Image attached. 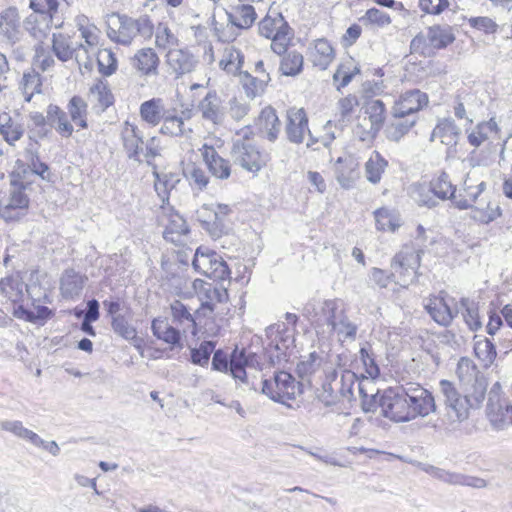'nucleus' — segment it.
Here are the masks:
<instances>
[{"instance_id":"2","label":"nucleus","mask_w":512,"mask_h":512,"mask_svg":"<svg viewBox=\"0 0 512 512\" xmlns=\"http://www.w3.org/2000/svg\"><path fill=\"white\" fill-rule=\"evenodd\" d=\"M381 415L393 422H409L436 412L435 398L419 383L407 382L389 388L380 396Z\"/></svg>"},{"instance_id":"4","label":"nucleus","mask_w":512,"mask_h":512,"mask_svg":"<svg viewBox=\"0 0 512 512\" xmlns=\"http://www.w3.org/2000/svg\"><path fill=\"white\" fill-rule=\"evenodd\" d=\"M241 138L233 141L230 151L236 165L251 173H258L270 161V154L260 150L250 139L249 130L243 129L237 133Z\"/></svg>"},{"instance_id":"11","label":"nucleus","mask_w":512,"mask_h":512,"mask_svg":"<svg viewBox=\"0 0 512 512\" xmlns=\"http://www.w3.org/2000/svg\"><path fill=\"white\" fill-rule=\"evenodd\" d=\"M265 333L269 340L270 351L274 349L277 352L276 355L271 353L270 361L273 364L282 360L286 361L288 350L294 347L295 329L288 327L284 322H278L267 327Z\"/></svg>"},{"instance_id":"35","label":"nucleus","mask_w":512,"mask_h":512,"mask_svg":"<svg viewBox=\"0 0 512 512\" xmlns=\"http://www.w3.org/2000/svg\"><path fill=\"white\" fill-rule=\"evenodd\" d=\"M151 330L157 339L171 346H181L180 331L171 326L166 318L153 319Z\"/></svg>"},{"instance_id":"17","label":"nucleus","mask_w":512,"mask_h":512,"mask_svg":"<svg viewBox=\"0 0 512 512\" xmlns=\"http://www.w3.org/2000/svg\"><path fill=\"white\" fill-rule=\"evenodd\" d=\"M55 19L56 17L52 14L32 12L23 20V28L31 37L42 43L53 26L56 28L60 26Z\"/></svg>"},{"instance_id":"51","label":"nucleus","mask_w":512,"mask_h":512,"mask_svg":"<svg viewBox=\"0 0 512 512\" xmlns=\"http://www.w3.org/2000/svg\"><path fill=\"white\" fill-rule=\"evenodd\" d=\"M498 125L492 118L489 121L478 123L468 134V142L474 147H479L483 142L489 139L492 134H497Z\"/></svg>"},{"instance_id":"60","label":"nucleus","mask_w":512,"mask_h":512,"mask_svg":"<svg viewBox=\"0 0 512 512\" xmlns=\"http://www.w3.org/2000/svg\"><path fill=\"white\" fill-rule=\"evenodd\" d=\"M26 154L32 173L40 176L43 180L50 181L51 173L49 171V166L47 163L40 160L38 152L33 151L32 149H27Z\"/></svg>"},{"instance_id":"59","label":"nucleus","mask_w":512,"mask_h":512,"mask_svg":"<svg viewBox=\"0 0 512 512\" xmlns=\"http://www.w3.org/2000/svg\"><path fill=\"white\" fill-rule=\"evenodd\" d=\"M358 391L361 397V407L364 412H374L377 408L381 409L378 391L374 393L372 388L371 391L368 392L363 381H358Z\"/></svg>"},{"instance_id":"33","label":"nucleus","mask_w":512,"mask_h":512,"mask_svg":"<svg viewBox=\"0 0 512 512\" xmlns=\"http://www.w3.org/2000/svg\"><path fill=\"white\" fill-rule=\"evenodd\" d=\"M132 66L143 75H156L159 57L154 49L142 48L131 59Z\"/></svg>"},{"instance_id":"56","label":"nucleus","mask_w":512,"mask_h":512,"mask_svg":"<svg viewBox=\"0 0 512 512\" xmlns=\"http://www.w3.org/2000/svg\"><path fill=\"white\" fill-rule=\"evenodd\" d=\"M23 132L22 126L14 123L8 114L0 115V133L7 143L13 144L18 141Z\"/></svg>"},{"instance_id":"3","label":"nucleus","mask_w":512,"mask_h":512,"mask_svg":"<svg viewBox=\"0 0 512 512\" xmlns=\"http://www.w3.org/2000/svg\"><path fill=\"white\" fill-rule=\"evenodd\" d=\"M346 310L339 298H312L303 306L302 315L310 322L317 335L326 337L327 331Z\"/></svg>"},{"instance_id":"58","label":"nucleus","mask_w":512,"mask_h":512,"mask_svg":"<svg viewBox=\"0 0 512 512\" xmlns=\"http://www.w3.org/2000/svg\"><path fill=\"white\" fill-rule=\"evenodd\" d=\"M113 332L127 341H133L137 338V330L131 325L125 315L113 317L111 320Z\"/></svg>"},{"instance_id":"6","label":"nucleus","mask_w":512,"mask_h":512,"mask_svg":"<svg viewBox=\"0 0 512 512\" xmlns=\"http://www.w3.org/2000/svg\"><path fill=\"white\" fill-rule=\"evenodd\" d=\"M358 380V375L351 370L332 371L322 384L323 402L326 405H333L344 399L351 400L353 386Z\"/></svg>"},{"instance_id":"49","label":"nucleus","mask_w":512,"mask_h":512,"mask_svg":"<svg viewBox=\"0 0 512 512\" xmlns=\"http://www.w3.org/2000/svg\"><path fill=\"white\" fill-rule=\"evenodd\" d=\"M119 28L109 33V37L122 45H129L137 35L135 31L134 18L126 15L119 16Z\"/></svg>"},{"instance_id":"32","label":"nucleus","mask_w":512,"mask_h":512,"mask_svg":"<svg viewBox=\"0 0 512 512\" xmlns=\"http://www.w3.org/2000/svg\"><path fill=\"white\" fill-rule=\"evenodd\" d=\"M358 325L351 321L346 310L327 331L326 337L336 336L340 343L353 342L357 338Z\"/></svg>"},{"instance_id":"39","label":"nucleus","mask_w":512,"mask_h":512,"mask_svg":"<svg viewBox=\"0 0 512 512\" xmlns=\"http://www.w3.org/2000/svg\"><path fill=\"white\" fill-rule=\"evenodd\" d=\"M359 358L363 365L365 374H361L362 380L367 381L369 385H373L372 380L380 375V368L376 362L375 354L369 343H365L359 350Z\"/></svg>"},{"instance_id":"20","label":"nucleus","mask_w":512,"mask_h":512,"mask_svg":"<svg viewBox=\"0 0 512 512\" xmlns=\"http://www.w3.org/2000/svg\"><path fill=\"white\" fill-rule=\"evenodd\" d=\"M166 62L178 78L194 71L198 64V59L187 48L170 49L166 54Z\"/></svg>"},{"instance_id":"44","label":"nucleus","mask_w":512,"mask_h":512,"mask_svg":"<svg viewBox=\"0 0 512 512\" xmlns=\"http://www.w3.org/2000/svg\"><path fill=\"white\" fill-rule=\"evenodd\" d=\"M455 40L452 28L449 25H434L428 28V41L434 50L446 48Z\"/></svg>"},{"instance_id":"50","label":"nucleus","mask_w":512,"mask_h":512,"mask_svg":"<svg viewBox=\"0 0 512 512\" xmlns=\"http://www.w3.org/2000/svg\"><path fill=\"white\" fill-rule=\"evenodd\" d=\"M243 63V53L232 46L225 48L223 58L220 60L219 66L229 74L240 75V73H243L241 71Z\"/></svg>"},{"instance_id":"19","label":"nucleus","mask_w":512,"mask_h":512,"mask_svg":"<svg viewBox=\"0 0 512 512\" xmlns=\"http://www.w3.org/2000/svg\"><path fill=\"white\" fill-rule=\"evenodd\" d=\"M425 308L436 323L445 327L450 325L458 314V306L453 298L435 297L429 300Z\"/></svg>"},{"instance_id":"45","label":"nucleus","mask_w":512,"mask_h":512,"mask_svg":"<svg viewBox=\"0 0 512 512\" xmlns=\"http://www.w3.org/2000/svg\"><path fill=\"white\" fill-rule=\"evenodd\" d=\"M228 21L238 29L250 28L256 20L257 14L252 5L243 4L235 8V13L227 12Z\"/></svg>"},{"instance_id":"13","label":"nucleus","mask_w":512,"mask_h":512,"mask_svg":"<svg viewBox=\"0 0 512 512\" xmlns=\"http://www.w3.org/2000/svg\"><path fill=\"white\" fill-rule=\"evenodd\" d=\"M22 24L17 7L9 6L0 12V36L7 44L14 46L22 40Z\"/></svg>"},{"instance_id":"7","label":"nucleus","mask_w":512,"mask_h":512,"mask_svg":"<svg viewBox=\"0 0 512 512\" xmlns=\"http://www.w3.org/2000/svg\"><path fill=\"white\" fill-rule=\"evenodd\" d=\"M302 384L288 372H274L273 378L262 381V393L271 400L290 406L288 401L301 394Z\"/></svg>"},{"instance_id":"27","label":"nucleus","mask_w":512,"mask_h":512,"mask_svg":"<svg viewBox=\"0 0 512 512\" xmlns=\"http://www.w3.org/2000/svg\"><path fill=\"white\" fill-rule=\"evenodd\" d=\"M203 159L213 176L218 179H227L231 174L230 162L222 158L213 146L204 145L202 148Z\"/></svg>"},{"instance_id":"34","label":"nucleus","mask_w":512,"mask_h":512,"mask_svg":"<svg viewBox=\"0 0 512 512\" xmlns=\"http://www.w3.org/2000/svg\"><path fill=\"white\" fill-rule=\"evenodd\" d=\"M460 134L461 130L454 120L446 118L440 121L433 129L431 140L438 138L442 144L452 147L457 145Z\"/></svg>"},{"instance_id":"29","label":"nucleus","mask_w":512,"mask_h":512,"mask_svg":"<svg viewBox=\"0 0 512 512\" xmlns=\"http://www.w3.org/2000/svg\"><path fill=\"white\" fill-rule=\"evenodd\" d=\"M152 175L155 179L154 188L161 199L162 203L165 204L169 201L170 192L180 182V176L175 172L158 171L157 166L153 165Z\"/></svg>"},{"instance_id":"10","label":"nucleus","mask_w":512,"mask_h":512,"mask_svg":"<svg viewBox=\"0 0 512 512\" xmlns=\"http://www.w3.org/2000/svg\"><path fill=\"white\" fill-rule=\"evenodd\" d=\"M11 191L6 205L0 208L1 216L6 220H14L25 214L29 207L30 199L25 190L31 185L21 179L19 172L11 174Z\"/></svg>"},{"instance_id":"43","label":"nucleus","mask_w":512,"mask_h":512,"mask_svg":"<svg viewBox=\"0 0 512 512\" xmlns=\"http://www.w3.org/2000/svg\"><path fill=\"white\" fill-rule=\"evenodd\" d=\"M410 196L418 206L428 209L436 208L440 203L426 182L411 185Z\"/></svg>"},{"instance_id":"18","label":"nucleus","mask_w":512,"mask_h":512,"mask_svg":"<svg viewBox=\"0 0 512 512\" xmlns=\"http://www.w3.org/2000/svg\"><path fill=\"white\" fill-rule=\"evenodd\" d=\"M308 132L311 135L308 128V118L304 109H290L287 112V125L286 135L290 142L300 144L304 140V134ZM311 142L307 143V146H312L316 140L310 136Z\"/></svg>"},{"instance_id":"48","label":"nucleus","mask_w":512,"mask_h":512,"mask_svg":"<svg viewBox=\"0 0 512 512\" xmlns=\"http://www.w3.org/2000/svg\"><path fill=\"white\" fill-rule=\"evenodd\" d=\"M160 133L171 137H179L184 134L183 118L178 116L175 108L168 109L163 118Z\"/></svg>"},{"instance_id":"31","label":"nucleus","mask_w":512,"mask_h":512,"mask_svg":"<svg viewBox=\"0 0 512 512\" xmlns=\"http://www.w3.org/2000/svg\"><path fill=\"white\" fill-rule=\"evenodd\" d=\"M81 50H83L85 54L88 52L83 44H79L77 47H73L71 45L70 39L65 35L53 34L52 51L60 61L66 62L73 57H75V59L78 61Z\"/></svg>"},{"instance_id":"61","label":"nucleus","mask_w":512,"mask_h":512,"mask_svg":"<svg viewBox=\"0 0 512 512\" xmlns=\"http://www.w3.org/2000/svg\"><path fill=\"white\" fill-rule=\"evenodd\" d=\"M288 30L289 26L287 22H284L280 27H278L273 37L270 38L272 40L271 49L274 53L278 55L286 53L290 40L288 37Z\"/></svg>"},{"instance_id":"15","label":"nucleus","mask_w":512,"mask_h":512,"mask_svg":"<svg viewBox=\"0 0 512 512\" xmlns=\"http://www.w3.org/2000/svg\"><path fill=\"white\" fill-rule=\"evenodd\" d=\"M170 309L173 322L183 326L184 331L189 330L193 335L202 332L207 324L199 309L192 314L190 309L180 300H174L170 304Z\"/></svg>"},{"instance_id":"26","label":"nucleus","mask_w":512,"mask_h":512,"mask_svg":"<svg viewBox=\"0 0 512 512\" xmlns=\"http://www.w3.org/2000/svg\"><path fill=\"white\" fill-rule=\"evenodd\" d=\"M39 302L40 300L35 302V305H32L31 302H26L24 305L18 306L17 310L13 311L12 314L17 319L44 325L47 320L54 316V312L49 307L38 304Z\"/></svg>"},{"instance_id":"12","label":"nucleus","mask_w":512,"mask_h":512,"mask_svg":"<svg viewBox=\"0 0 512 512\" xmlns=\"http://www.w3.org/2000/svg\"><path fill=\"white\" fill-rule=\"evenodd\" d=\"M423 470L433 478L453 486H466L475 489L485 488L487 481L483 478L459 472L448 471L433 465L426 464Z\"/></svg>"},{"instance_id":"37","label":"nucleus","mask_w":512,"mask_h":512,"mask_svg":"<svg viewBox=\"0 0 512 512\" xmlns=\"http://www.w3.org/2000/svg\"><path fill=\"white\" fill-rule=\"evenodd\" d=\"M511 405L503 406L498 402L487 403V417L491 426L497 430L501 431L506 429L511 424Z\"/></svg>"},{"instance_id":"24","label":"nucleus","mask_w":512,"mask_h":512,"mask_svg":"<svg viewBox=\"0 0 512 512\" xmlns=\"http://www.w3.org/2000/svg\"><path fill=\"white\" fill-rule=\"evenodd\" d=\"M201 305L198 308L204 319L207 321L213 317L216 303H223L228 299V291L225 287L213 284H205L202 287Z\"/></svg>"},{"instance_id":"21","label":"nucleus","mask_w":512,"mask_h":512,"mask_svg":"<svg viewBox=\"0 0 512 512\" xmlns=\"http://www.w3.org/2000/svg\"><path fill=\"white\" fill-rule=\"evenodd\" d=\"M198 110L202 118L213 124H222L225 118V107L222 99L215 90H210L206 96L199 102Z\"/></svg>"},{"instance_id":"40","label":"nucleus","mask_w":512,"mask_h":512,"mask_svg":"<svg viewBox=\"0 0 512 512\" xmlns=\"http://www.w3.org/2000/svg\"><path fill=\"white\" fill-rule=\"evenodd\" d=\"M189 233V227L186 220L178 213H172L169 216L168 224L163 231V237L166 241L175 245L181 243L182 236Z\"/></svg>"},{"instance_id":"55","label":"nucleus","mask_w":512,"mask_h":512,"mask_svg":"<svg viewBox=\"0 0 512 512\" xmlns=\"http://www.w3.org/2000/svg\"><path fill=\"white\" fill-rule=\"evenodd\" d=\"M303 64L304 58L301 53L295 50L289 51L282 58L280 70L286 76H296L301 73Z\"/></svg>"},{"instance_id":"22","label":"nucleus","mask_w":512,"mask_h":512,"mask_svg":"<svg viewBox=\"0 0 512 512\" xmlns=\"http://www.w3.org/2000/svg\"><path fill=\"white\" fill-rule=\"evenodd\" d=\"M122 142L127 157L130 160L141 163L143 161L141 156L143 153L144 141L143 134L140 129L137 126L126 122L122 131Z\"/></svg>"},{"instance_id":"52","label":"nucleus","mask_w":512,"mask_h":512,"mask_svg":"<svg viewBox=\"0 0 512 512\" xmlns=\"http://www.w3.org/2000/svg\"><path fill=\"white\" fill-rule=\"evenodd\" d=\"M387 166V160L378 151H373L370 158L365 163L367 180L373 184L379 183Z\"/></svg>"},{"instance_id":"25","label":"nucleus","mask_w":512,"mask_h":512,"mask_svg":"<svg viewBox=\"0 0 512 512\" xmlns=\"http://www.w3.org/2000/svg\"><path fill=\"white\" fill-rule=\"evenodd\" d=\"M88 278L86 275L66 269L60 277V293L64 299H75L80 296Z\"/></svg>"},{"instance_id":"41","label":"nucleus","mask_w":512,"mask_h":512,"mask_svg":"<svg viewBox=\"0 0 512 512\" xmlns=\"http://www.w3.org/2000/svg\"><path fill=\"white\" fill-rule=\"evenodd\" d=\"M428 185L439 202L453 198L456 193V186L452 184L449 174L445 171L434 176Z\"/></svg>"},{"instance_id":"1","label":"nucleus","mask_w":512,"mask_h":512,"mask_svg":"<svg viewBox=\"0 0 512 512\" xmlns=\"http://www.w3.org/2000/svg\"><path fill=\"white\" fill-rule=\"evenodd\" d=\"M456 373L462 387L460 392L456 385L446 379L439 382V391L448 414L454 413L456 420L462 422L469 417V410L481 406L487 391V379L475 363L461 357L457 364Z\"/></svg>"},{"instance_id":"5","label":"nucleus","mask_w":512,"mask_h":512,"mask_svg":"<svg viewBox=\"0 0 512 512\" xmlns=\"http://www.w3.org/2000/svg\"><path fill=\"white\" fill-rule=\"evenodd\" d=\"M0 295L11 302L13 312L26 302L35 305V302L41 300L42 292L38 285H27L21 272L15 271L0 279ZM43 297L46 299L47 295L43 293Z\"/></svg>"},{"instance_id":"64","label":"nucleus","mask_w":512,"mask_h":512,"mask_svg":"<svg viewBox=\"0 0 512 512\" xmlns=\"http://www.w3.org/2000/svg\"><path fill=\"white\" fill-rule=\"evenodd\" d=\"M91 94L96 97V100L102 110L107 109L114 102V96L110 89L103 83L98 82L90 89Z\"/></svg>"},{"instance_id":"8","label":"nucleus","mask_w":512,"mask_h":512,"mask_svg":"<svg viewBox=\"0 0 512 512\" xmlns=\"http://www.w3.org/2000/svg\"><path fill=\"white\" fill-rule=\"evenodd\" d=\"M192 266L194 270L214 281L230 278V269L223 258L214 250L200 246L196 249Z\"/></svg>"},{"instance_id":"46","label":"nucleus","mask_w":512,"mask_h":512,"mask_svg":"<svg viewBox=\"0 0 512 512\" xmlns=\"http://www.w3.org/2000/svg\"><path fill=\"white\" fill-rule=\"evenodd\" d=\"M456 306L470 330L476 331L481 327L478 304L474 300L461 298Z\"/></svg>"},{"instance_id":"63","label":"nucleus","mask_w":512,"mask_h":512,"mask_svg":"<svg viewBox=\"0 0 512 512\" xmlns=\"http://www.w3.org/2000/svg\"><path fill=\"white\" fill-rule=\"evenodd\" d=\"M98 70L104 76L112 75L117 68V60L112 51L103 49L97 56Z\"/></svg>"},{"instance_id":"38","label":"nucleus","mask_w":512,"mask_h":512,"mask_svg":"<svg viewBox=\"0 0 512 512\" xmlns=\"http://www.w3.org/2000/svg\"><path fill=\"white\" fill-rule=\"evenodd\" d=\"M167 110L161 98H152L141 103L139 113L144 122L157 126Z\"/></svg>"},{"instance_id":"16","label":"nucleus","mask_w":512,"mask_h":512,"mask_svg":"<svg viewBox=\"0 0 512 512\" xmlns=\"http://www.w3.org/2000/svg\"><path fill=\"white\" fill-rule=\"evenodd\" d=\"M259 360L256 353H246L245 350L239 351L237 348L230 354V374L236 380L240 381L250 387V389L256 390L254 383L250 384L246 368H257L259 366Z\"/></svg>"},{"instance_id":"9","label":"nucleus","mask_w":512,"mask_h":512,"mask_svg":"<svg viewBox=\"0 0 512 512\" xmlns=\"http://www.w3.org/2000/svg\"><path fill=\"white\" fill-rule=\"evenodd\" d=\"M362 110L365 117L356 126V134L361 141H372L384 126L386 106L380 99H366Z\"/></svg>"},{"instance_id":"36","label":"nucleus","mask_w":512,"mask_h":512,"mask_svg":"<svg viewBox=\"0 0 512 512\" xmlns=\"http://www.w3.org/2000/svg\"><path fill=\"white\" fill-rule=\"evenodd\" d=\"M357 163L349 158H338L335 166L336 179L340 186L344 189H350L354 186L355 181L359 177L357 171Z\"/></svg>"},{"instance_id":"30","label":"nucleus","mask_w":512,"mask_h":512,"mask_svg":"<svg viewBox=\"0 0 512 512\" xmlns=\"http://www.w3.org/2000/svg\"><path fill=\"white\" fill-rule=\"evenodd\" d=\"M46 118L48 125L54 128L56 132L64 137L69 138L73 131V125L68 120L67 113L56 104H49L46 109Z\"/></svg>"},{"instance_id":"57","label":"nucleus","mask_w":512,"mask_h":512,"mask_svg":"<svg viewBox=\"0 0 512 512\" xmlns=\"http://www.w3.org/2000/svg\"><path fill=\"white\" fill-rule=\"evenodd\" d=\"M474 352L477 358L483 362L485 367L490 366L497 356L496 347L488 338L475 341Z\"/></svg>"},{"instance_id":"54","label":"nucleus","mask_w":512,"mask_h":512,"mask_svg":"<svg viewBox=\"0 0 512 512\" xmlns=\"http://www.w3.org/2000/svg\"><path fill=\"white\" fill-rule=\"evenodd\" d=\"M239 76L246 96L251 99L263 93L267 82L270 80L268 74L266 79H259L246 71L240 73Z\"/></svg>"},{"instance_id":"14","label":"nucleus","mask_w":512,"mask_h":512,"mask_svg":"<svg viewBox=\"0 0 512 512\" xmlns=\"http://www.w3.org/2000/svg\"><path fill=\"white\" fill-rule=\"evenodd\" d=\"M429 102L428 95L419 89L402 93L392 107V117L417 116Z\"/></svg>"},{"instance_id":"28","label":"nucleus","mask_w":512,"mask_h":512,"mask_svg":"<svg viewBox=\"0 0 512 512\" xmlns=\"http://www.w3.org/2000/svg\"><path fill=\"white\" fill-rule=\"evenodd\" d=\"M307 57L313 66L325 70L334 59V49L326 39H317L308 48Z\"/></svg>"},{"instance_id":"62","label":"nucleus","mask_w":512,"mask_h":512,"mask_svg":"<svg viewBox=\"0 0 512 512\" xmlns=\"http://www.w3.org/2000/svg\"><path fill=\"white\" fill-rule=\"evenodd\" d=\"M215 342L203 341L198 348L191 350V361L193 364L208 365L211 354L214 352Z\"/></svg>"},{"instance_id":"53","label":"nucleus","mask_w":512,"mask_h":512,"mask_svg":"<svg viewBox=\"0 0 512 512\" xmlns=\"http://www.w3.org/2000/svg\"><path fill=\"white\" fill-rule=\"evenodd\" d=\"M1 429L7 432L12 433L16 437L29 441L31 444H41V437L33 432L25 428L21 421L14 420H6L1 423Z\"/></svg>"},{"instance_id":"23","label":"nucleus","mask_w":512,"mask_h":512,"mask_svg":"<svg viewBox=\"0 0 512 512\" xmlns=\"http://www.w3.org/2000/svg\"><path fill=\"white\" fill-rule=\"evenodd\" d=\"M255 127L260 137L274 142L278 138L281 127L275 109L271 106L262 109L255 121Z\"/></svg>"},{"instance_id":"42","label":"nucleus","mask_w":512,"mask_h":512,"mask_svg":"<svg viewBox=\"0 0 512 512\" xmlns=\"http://www.w3.org/2000/svg\"><path fill=\"white\" fill-rule=\"evenodd\" d=\"M417 119V116L393 117L385 130L387 139L399 142L416 124Z\"/></svg>"},{"instance_id":"47","label":"nucleus","mask_w":512,"mask_h":512,"mask_svg":"<svg viewBox=\"0 0 512 512\" xmlns=\"http://www.w3.org/2000/svg\"><path fill=\"white\" fill-rule=\"evenodd\" d=\"M20 87L25 101L30 102L34 94L42 92V77L40 73L35 68L25 71L20 82Z\"/></svg>"}]
</instances>
